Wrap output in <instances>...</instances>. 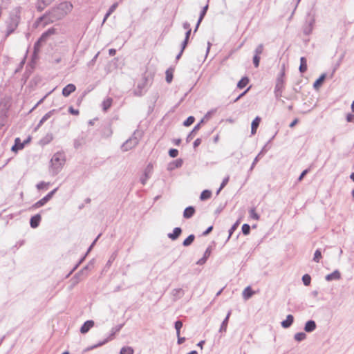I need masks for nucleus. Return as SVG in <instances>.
<instances>
[{"label": "nucleus", "instance_id": "20e7f679", "mask_svg": "<svg viewBox=\"0 0 354 354\" xmlns=\"http://www.w3.org/2000/svg\"><path fill=\"white\" fill-rule=\"evenodd\" d=\"M136 132L135 131L132 136L126 140L125 142L121 146L122 151H127L136 147L139 143V139L136 136Z\"/></svg>", "mask_w": 354, "mask_h": 354}, {"label": "nucleus", "instance_id": "6e6552de", "mask_svg": "<svg viewBox=\"0 0 354 354\" xmlns=\"http://www.w3.org/2000/svg\"><path fill=\"white\" fill-rule=\"evenodd\" d=\"M153 170V166L151 164H149L144 171L143 175L140 177L141 183L145 185L147 180L150 178V175Z\"/></svg>", "mask_w": 354, "mask_h": 354}, {"label": "nucleus", "instance_id": "423d86ee", "mask_svg": "<svg viewBox=\"0 0 354 354\" xmlns=\"http://www.w3.org/2000/svg\"><path fill=\"white\" fill-rule=\"evenodd\" d=\"M58 187L55 188L53 190L50 192L46 196H45L44 198L36 202L33 205L32 208H39L43 205H44L46 203H48L53 196V195L56 193L57 191Z\"/></svg>", "mask_w": 354, "mask_h": 354}, {"label": "nucleus", "instance_id": "ea45409f", "mask_svg": "<svg viewBox=\"0 0 354 354\" xmlns=\"http://www.w3.org/2000/svg\"><path fill=\"white\" fill-rule=\"evenodd\" d=\"M133 349L129 346L122 347L120 350V354H133Z\"/></svg>", "mask_w": 354, "mask_h": 354}, {"label": "nucleus", "instance_id": "774afa93", "mask_svg": "<svg viewBox=\"0 0 354 354\" xmlns=\"http://www.w3.org/2000/svg\"><path fill=\"white\" fill-rule=\"evenodd\" d=\"M201 143V138H197L195 140V141L193 143V147L194 149H196V147H198Z\"/></svg>", "mask_w": 354, "mask_h": 354}, {"label": "nucleus", "instance_id": "473e14b6", "mask_svg": "<svg viewBox=\"0 0 354 354\" xmlns=\"http://www.w3.org/2000/svg\"><path fill=\"white\" fill-rule=\"evenodd\" d=\"M249 78L248 77H242L237 84V87L239 88H243L246 86V85L249 83Z\"/></svg>", "mask_w": 354, "mask_h": 354}, {"label": "nucleus", "instance_id": "f257e3e1", "mask_svg": "<svg viewBox=\"0 0 354 354\" xmlns=\"http://www.w3.org/2000/svg\"><path fill=\"white\" fill-rule=\"evenodd\" d=\"M66 162V156L63 152H57L50 159L51 171L57 175L62 169Z\"/></svg>", "mask_w": 354, "mask_h": 354}, {"label": "nucleus", "instance_id": "2f4dec72", "mask_svg": "<svg viewBox=\"0 0 354 354\" xmlns=\"http://www.w3.org/2000/svg\"><path fill=\"white\" fill-rule=\"evenodd\" d=\"M211 196H212V192L208 189H205L201 192V196H200V199L201 201H205V200L210 198Z\"/></svg>", "mask_w": 354, "mask_h": 354}, {"label": "nucleus", "instance_id": "58836bf2", "mask_svg": "<svg viewBox=\"0 0 354 354\" xmlns=\"http://www.w3.org/2000/svg\"><path fill=\"white\" fill-rule=\"evenodd\" d=\"M322 251L320 249H317L314 253V257H313V261L315 262H317V263H319L320 259H322Z\"/></svg>", "mask_w": 354, "mask_h": 354}, {"label": "nucleus", "instance_id": "c85d7f7f", "mask_svg": "<svg viewBox=\"0 0 354 354\" xmlns=\"http://www.w3.org/2000/svg\"><path fill=\"white\" fill-rule=\"evenodd\" d=\"M299 70L301 73H304L307 71V60L304 57H301L300 58V65Z\"/></svg>", "mask_w": 354, "mask_h": 354}, {"label": "nucleus", "instance_id": "5fc2aeb1", "mask_svg": "<svg viewBox=\"0 0 354 354\" xmlns=\"http://www.w3.org/2000/svg\"><path fill=\"white\" fill-rule=\"evenodd\" d=\"M229 179H230V177L229 176H227L225 178H223L221 185H220V189H223L225 186L229 182Z\"/></svg>", "mask_w": 354, "mask_h": 354}, {"label": "nucleus", "instance_id": "6e6d98bb", "mask_svg": "<svg viewBox=\"0 0 354 354\" xmlns=\"http://www.w3.org/2000/svg\"><path fill=\"white\" fill-rule=\"evenodd\" d=\"M147 77H145L143 82L138 84V86H137L138 89H142V90L143 88H145V87L146 86V84H147Z\"/></svg>", "mask_w": 354, "mask_h": 354}, {"label": "nucleus", "instance_id": "e433bc0d", "mask_svg": "<svg viewBox=\"0 0 354 354\" xmlns=\"http://www.w3.org/2000/svg\"><path fill=\"white\" fill-rule=\"evenodd\" d=\"M239 224H240V221L238 220V221H236V222H235L232 225L231 228L229 230V235H228V237L227 239V241L230 239V237L232 235L233 232L237 229V227H239Z\"/></svg>", "mask_w": 354, "mask_h": 354}, {"label": "nucleus", "instance_id": "a19ab883", "mask_svg": "<svg viewBox=\"0 0 354 354\" xmlns=\"http://www.w3.org/2000/svg\"><path fill=\"white\" fill-rule=\"evenodd\" d=\"M302 281L304 286H308L310 284L311 277L308 274H305L302 276Z\"/></svg>", "mask_w": 354, "mask_h": 354}, {"label": "nucleus", "instance_id": "5701e85b", "mask_svg": "<svg viewBox=\"0 0 354 354\" xmlns=\"http://www.w3.org/2000/svg\"><path fill=\"white\" fill-rule=\"evenodd\" d=\"M314 23V19H312L304 26L303 31L306 35H309L312 32Z\"/></svg>", "mask_w": 354, "mask_h": 354}, {"label": "nucleus", "instance_id": "72a5a7b5", "mask_svg": "<svg viewBox=\"0 0 354 354\" xmlns=\"http://www.w3.org/2000/svg\"><path fill=\"white\" fill-rule=\"evenodd\" d=\"M195 236L194 234L189 235L183 242V245L185 247L189 246L194 241Z\"/></svg>", "mask_w": 354, "mask_h": 354}, {"label": "nucleus", "instance_id": "9b49d317", "mask_svg": "<svg viewBox=\"0 0 354 354\" xmlns=\"http://www.w3.org/2000/svg\"><path fill=\"white\" fill-rule=\"evenodd\" d=\"M57 111H58L56 109H53L46 113L40 120L37 127L35 128V130L39 129L47 120H48L55 113H57Z\"/></svg>", "mask_w": 354, "mask_h": 354}, {"label": "nucleus", "instance_id": "4d7b16f0", "mask_svg": "<svg viewBox=\"0 0 354 354\" xmlns=\"http://www.w3.org/2000/svg\"><path fill=\"white\" fill-rule=\"evenodd\" d=\"M266 145L264 146V147L262 149V150L259 153V154L256 156L255 158H257V162L265 154L266 152Z\"/></svg>", "mask_w": 354, "mask_h": 354}, {"label": "nucleus", "instance_id": "cd10ccee", "mask_svg": "<svg viewBox=\"0 0 354 354\" xmlns=\"http://www.w3.org/2000/svg\"><path fill=\"white\" fill-rule=\"evenodd\" d=\"M112 102L113 99L111 97H109L104 99L102 104L103 111L105 112L107 111L108 109L111 106Z\"/></svg>", "mask_w": 354, "mask_h": 354}, {"label": "nucleus", "instance_id": "2eb2a0df", "mask_svg": "<svg viewBox=\"0 0 354 354\" xmlns=\"http://www.w3.org/2000/svg\"><path fill=\"white\" fill-rule=\"evenodd\" d=\"M76 89L75 86L73 84H68L62 89V95L64 97L69 96Z\"/></svg>", "mask_w": 354, "mask_h": 354}, {"label": "nucleus", "instance_id": "4be33fe9", "mask_svg": "<svg viewBox=\"0 0 354 354\" xmlns=\"http://www.w3.org/2000/svg\"><path fill=\"white\" fill-rule=\"evenodd\" d=\"M231 313H232V310H230L225 317V318L224 319V320L223 321L221 325V327H220V329H219V332L221 333H223V332H225L226 330H227V324H228V320H229V318L231 315Z\"/></svg>", "mask_w": 354, "mask_h": 354}, {"label": "nucleus", "instance_id": "c03bdc74", "mask_svg": "<svg viewBox=\"0 0 354 354\" xmlns=\"http://www.w3.org/2000/svg\"><path fill=\"white\" fill-rule=\"evenodd\" d=\"M195 121V118L194 116H189L184 122L183 125L185 127H189Z\"/></svg>", "mask_w": 354, "mask_h": 354}, {"label": "nucleus", "instance_id": "1a4fd4ad", "mask_svg": "<svg viewBox=\"0 0 354 354\" xmlns=\"http://www.w3.org/2000/svg\"><path fill=\"white\" fill-rule=\"evenodd\" d=\"M326 78V73H322L313 83V88L316 91H319L323 85Z\"/></svg>", "mask_w": 354, "mask_h": 354}, {"label": "nucleus", "instance_id": "9d476101", "mask_svg": "<svg viewBox=\"0 0 354 354\" xmlns=\"http://www.w3.org/2000/svg\"><path fill=\"white\" fill-rule=\"evenodd\" d=\"M204 122V120L202 119L199 123H198L194 129L191 131V132L187 135L186 138V142H190L194 137L195 136L196 132L200 129L201 124H203Z\"/></svg>", "mask_w": 354, "mask_h": 354}, {"label": "nucleus", "instance_id": "49530a36", "mask_svg": "<svg viewBox=\"0 0 354 354\" xmlns=\"http://www.w3.org/2000/svg\"><path fill=\"white\" fill-rule=\"evenodd\" d=\"M208 10V4L205 6L202 10L201 11L200 16H199V23H201L202 20L203 19L204 17L205 16L207 11Z\"/></svg>", "mask_w": 354, "mask_h": 354}, {"label": "nucleus", "instance_id": "603ef678", "mask_svg": "<svg viewBox=\"0 0 354 354\" xmlns=\"http://www.w3.org/2000/svg\"><path fill=\"white\" fill-rule=\"evenodd\" d=\"M260 57L257 55H254L253 57V64L255 67H258L259 65Z\"/></svg>", "mask_w": 354, "mask_h": 354}, {"label": "nucleus", "instance_id": "412c9836", "mask_svg": "<svg viewBox=\"0 0 354 354\" xmlns=\"http://www.w3.org/2000/svg\"><path fill=\"white\" fill-rule=\"evenodd\" d=\"M195 213V208L193 206L186 207L183 212V217L185 218H192Z\"/></svg>", "mask_w": 354, "mask_h": 354}, {"label": "nucleus", "instance_id": "7c9ffc66", "mask_svg": "<svg viewBox=\"0 0 354 354\" xmlns=\"http://www.w3.org/2000/svg\"><path fill=\"white\" fill-rule=\"evenodd\" d=\"M85 140L83 136H80L75 138L73 141L74 148L77 149H79L83 144H84Z\"/></svg>", "mask_w": 354, "mask_h": 354}, {"label": "nucleus", "instance_id": "bf43d9fd", "mask_svg": "<svg viewBox=\"0 0 354 354\" xmlns=\"http://www.w3.org/2000/svg\"><path fill=\"white\" fill-rule=\"evenodd\" d=\"M82 275V271H79L75 274V276L73 277V279H76L75 282L77 283L80 280H81V277Z\"/></svg>", "mask_w": 354, "mask_h": 354}, {"label": "nucleus", "instance_id": "79ce46f5", "mask_svg": "<svg viewBox=\"0 0 354 354\" xmlns=\"http://www.w3.org/2000/svg\"><path fill=\"white\" fill-rule=\"evenodd\" d=\"M46 41L45 40H40V38L34 44V55H35L37 52L39 51V48L41 46V44L42 42H45Z\"/></svg>", "mask_w": 354, "mask_h": 354}, {"label": "nucleus", "instance_id": "37998d69", "mask_svg": "<svg viewBox=\"0 0 354 354\" xmlns=\"http://www.w3.org/2000/svg\"><path fill=\"white\" fill-rule=\"evenodd\" d=\"M174 327L176 330V335L177 336H179L180 331L181 328L183 327V322L180 320H177L174 324Z\"/></svg>", "mask_w": 354, "mask_h": 354}, {"label": "nucleus", "instance_id": "a18cd8bd", "mask_svg": "<svg viewBox=\"0 0 354 354\" xmlns=\"http://www.w3.org/2000/svg\"><path fill=\"white\" fill-rule=\"evenodd\" d=\"M250 226L247 223L242 225L241 230L244 235H248L250 233Z\"/></svg>", "mask_w": 354, "mask_h": 354}, {"label": "nucleus", "instance_id": "4c0bfd02", "mask_svg": "<svg viewBox=\"0 0 354 354\" xmlns=\"http://www.w3.org/2000/svg\"><path fill=\"white\" fill-rule=\"evenodd\" d=\"M294 338L297 342H301L306 338V334L304 332H299L295 335Z\"/></svg>", "mask_w": 354, "mask_h": 354}, {"label": "nucleus", "instance_id": "aec40b11", "mask_svg": "<svg viewBox=\"0 0 354 354\" xmlns=\"http://www.w3.org/2000/svg\"><path fill=\"white\" fill-rule=\"evenodd\" d=\"M54 0H38L37 8L39 11H42L49 6Z\"/></svg>", "mask_w": 354, "mask_h": 354}, {"label": "nucleus", "instance_id": "13d9d810", "mask_svg": "<svg viewBox=\"0 0 354 354\" xmlns=\"http://www.w3.org/2000/svg\"><path fill=\"white\" fill-rule=\"evenodd\" d=\"M263 49V46L262 44H259L255 49V55H260L262 53Z\"/></svg>", "mask_w": 354, "mask_h": 354}, {"label": "nucleus", "instance_id": "052dcab7", "mask_svg": "<svg viewBox=\"0 0 354 354\" xmlns=\"http://www.w3.org/2000/svg\"><path fill=\"white\" fill-rule=\"evenodd\" d=\"M118 6V3H114L108 10V12L112 14Z\"/></svg>", "mask_w": 354, "mask_h": 354}, {"label": "nucleus", "instance_id": "7ed1b4c3", "mask_svg": "<svg viewBox=\"0 0 354 354\" xmlns=\"http://www.w3.org/2000/svg\"><path fill=\"white\" fill-rule=\"evenodd\" d=\"M20 20V17L17 14H11L8 21L7 22L6 35L8 36L12 34L17 28Z\"/></svg>", "mask_w": 354, "mask_h": 354}, {"label": "nucleus", "instance_id": "6ab92c4d", "mask_svg": "<svg viewBox=\"0 0 354 354\" xmlns=\"http://www.w3.org/2000/svg\"><path fill=\"white\" fill-rule=\"evenodd\" d=\"M341 278V274L340 272L336 270L333 271V272L327 274L325 277L326 280L328 281H330L333 280H338Z\"/></svg>", "mask_w": 354, "mask_h": 354}, {"label": "nucleus", "instance_id": "f03ea898", "mask_svg": "<svg viewBox=\"0 0 354 354\" xmlns=\"http://www.w3.org/2000/svg\"><path fill=\"white\" fill-rule=\"evenodd\" d=\"M64 17V15L62 14L58 6L52 8L43 16V19L50 23L55 22Z\"/></svg>", "mask_w": 354, "mask_h": 354}, {"label": "nucleus", "instance_id": "8fccbe9b", "mask_svg": "<svg viewBox=\"0 0 354 354\" xmlns=\"http://www.w3.org/2000/svg\"><path fill=\"white\" fill-rule=\"evenodd\" d=\"M169 155L171 158H176L178 155V151L176 149H170L169 150Z\"/></svg>", "mask_w": 354, "mask_h": 354}, {"label": "nucleus", "instance_id": "f8f14e48", "mask_svg": "<svg viewBox=\"0 0 354 354\" xmlns=\"http://www.w3.org/2000/svg\"><path fill=\"white\" fill-rule=\"evenodd\" d=\"M94 324L95 323L93 320L86 321L80 328V333L86 334L94 326Z\"/></svg>", "mask_w": 354, "mask_h": 354}, {"label": "nucleus", "instance_id": "e2e57ef3", "mask_svg": "<svg viewBox=\"0 0 354 354\" xmlns=\"http://www.w3.org/2000/svg\"><path fill=\"white\" fill-rule=\"evenodd\" d=\"M49 183H46L44 181H41L40 183H39L37 185V188L40 190V189H44L46 185H48Z\"/></svg>", "mask_w": 354, "mask_h": 354}, {"label": "nucleus", "instance_id": "b1692460", "mask_svg": "<svg viewBox=\"0 0 354 354\" xmlns=\"http://www.w3.org/2000/svg\"><path fill=\"white\" fill-rule=\"evenodd\" d=\"M211 254V249L210 248H207L203 254V257L202 258H201L198 261H197V264L198 265H203L204 263H205V262L207 261L208 257H209Z\"/></svg>", "mask_w": 354, "mask_h": 354}, {"label": "nucleus", "instance_id": "4468645a", "mask_svg": "<svg viewBox=\"0 0 354 354\" xmlns=\"http://www.w3.org/2000/svg\"><path fill=\"white\" fill-rule=\"evenodd\" d=\"M317 324L314 320L310 319L307 321L304 326V330L306 333H312L316 329Z\"/></svg>", "mask_w": 354, "mask_h": 354}, {"label": "nucleus", "instance_id": "0e129e2a", "mask_svg": "<svg viewBox=\"0 0 354 354\" xmlns=\"http://www.w3.org/2000/svg\"><path fill=\"white\" fill-rule=\"evenodd\" d=\"M346 121L348 122H354V114L348 113L346 115Z\"/></svg>", "mask_w": 354, "mask_h": 354}, {"label": "nucleus", "instance_id": "de8ad7c7", "mask_svg": "<svg viewBox=\"0 0 354 354\" xmlns=\"http://www.w3.org/2000/svg\"><path fill=\"white\" fill-rule=\"evenodd\" d=\"M123 326H124V324H119V325H117L116 326L113 327L111 330V333L110 335L111 337H113L116 333L119 332L122 329Z\"/></svg>", "mask_w": 354, "mask_h": 354}, {"label": "nucleus", "instance_id": "dca6fc26", "mask_svg": "<svg viewBox=\"0 0 354 354\" xmlns=\"http://www.w3.org/2000/svg\"><path fill=\"white\" fill-rule=\"evenodd\" d=\"M181 233L182 229L180 227H176L174 229L173 232L167 234V236L172 241H175L180 236Z\"/></svg>", "mask_w": 354, "mask_h": 354}, {"label": "nucleus", "instance_id": "bb28decb", "mask_svg": "<svg viewBox=\"0 0 354 354\" xmlns=\"http://www.w3.org/2000/svg\"><path fill=\"white\" fill-rule=\"evenodd\" d=\"M53 139V136L51 133H48L44 138L39 140V144L46 145L50 143Z\"/></svg>", "mask_w": 354, "mask_h": 354}, {"label": "nucleus", "instance_id": "a878e982", "mask_svg": "<svg viewBox=\"0 0 354 354\" xmlns=\"http://www.w3.org/2000/svg\"><path fill=\"white\" fill-rule=\"evenodd\" d=\"M183 161L182 159L179 158V159H177L173 162H171V163H169V167H168V169L169 170H172L175 168H179V167H181L182 165H183Z\"/></svg>", "mask_w": 354, "mask_h": 354}, {"label": "nucleus", "instance_id": "680f3d73", "mask_svg": "<svg viewBox=\"0 0 354 354\" xmlns=\"http://www.w3.org/2000/svg\"><path fill=\"white\" fill-rule=\"evenodd\" d=\"M68 112L75 115H77L79 114V111L77 109H75L73 106H70L68 108Z\"/></svg>", "mask_w": 354, "mask_h": 354}, {"label": "nucleus", "instance_id": "69168bd1", "mask_svg": "<svg viewBox=\"0 0 354 354\" xmlns=\"http://www.w3.org/2000/svg\"><path fill=\"white\" fill-rule=\"evenodd\" d=\"M213 230V226L211 225L209 227H208L203 232V236H207Z\"/></svg>", "mask_w": 354, "mask_h": 354}, {"label": "nucleus", "instance_id": "39448f33", "mask_svg": "<svg viewBox=\"0 0 354 354\" xmlns=\"http://www.w3.org/2000/svg\"><path fill=\"white\" fill-rule=\"evenodd\" d=\"M285 64H283L280 74L281 77L277 78L274 88L275 95L277 98L281 96V88L283 86V81L281 78L285 75Z\"/></svg>", "mask_w": 354, "mask_h": 354}, {"label": "nucleus", "instance_id": "864d4df0", "mask_svg": "<svg viewBox=\"0 0 354 354\" xmlns=\"http://www.w3.org/2000/svg\"><path fill=\"white\" fill-rule=\"evenodd\" d=\"M116 257H117V252H115L110 257L106 265L111 266V264L113 263V261L115 259Z\"/></svg>", "mask_w": 354, "mask_h": 354}, {"label": "nucleus", "instance_id": "3c124183", "mask_svg": "<svg viewBox=\"0 0 354 354\" xmlns=\"http://www.w3.org/2000/svg\"><path fill=\"white\" fill-rule=\"evenodd\" d=\"M310 171V169L308 168V169H304L301 173V174L299 175V176L297 178V181L298 182H300L303 180V178H304V176Z\"/></svg>", "mask_w": 354, "mask_h": 354}, {"label": "nucleus", "instance_id": "0eeeda50", "mask_svg": "<svg viewBox=\"0 0 354 354\" xmlns=\"http://www.w3.org/2000/svg\"><path fill=\"white\" fill-rule=\"evenodd\" d=\"M64 17L73 9V4L69 1H64L57 5Z\"/></svg>", "mask_w": 354, "mask_h": 354}, {"label": "nucleus", "instance_id": "f3484780", "mask_svg": "<svg viewBox=\"0 0 354 354\" xmlns=\"http://www.w3.org/2000/svg\"><path fill=\"white\" fill-rule=\"evenodd\" d=\"M261 118L259 116H257L252 122L251 124V134L254 135L257 133V130L259 126Z\"/></svg>", "mask_w": 354, "mask_h": 354}, {"label": "nucleus", "instance_id": "ddd939ff", "mask_svg": "<svg viewBox=\"0 0 354 354\" xmlns=\"http://www.w3.org/2000/svg\"><path fill=\"white\" fill-rule=\"evenodd\" d=\"M41 216L39 214H37L32 216L30 220V225L32 228H37L41 222Z\"/></svg>", "mask_w": 354, "mask_h": 354}, {"label": "nucleus", "instance_id": "09e8293b", "mask_svg": "<svg viewBox=\"0 0 354 354\" xmlns=\"http://www.w3.org/2000/svg\"><path fill=\"white\" fill-rule=\"evenodd\" d=\"M250 216L254 220H259V215L256 213L255 208H252L250 210Z\"/></svg>", "mask_w": 354, "mask_h": 354}, {"label": "nucleus", "instance_id": "393cba45", "mask_svg": "<svg viewBox=\"0 0 354 354\" xmlns=\"http://www.w3.org/2000/svg\"><path fill=\"white\" fill-rule=\"evenodd\" d=\"M184 290L182 288H176L172 290V296L174 297V300H177L181 298L184 295Z\"/></svg>", "mask_w": 354, "mask_h": 354}, {"label": "nucleus", "instance_id": "a211bd4d", "mask_svg": "<svg viewBox=\"0 0 354 354\" xmlns=\"http://www.w3.org/2000/svg\"><path fill=\"white\" fill-rule=\"evenodd\" d=\"M25 143H22L19 138L15 140V145L12 147L11 150L14 152H17L19 150L24 149Z\"/></svg>", "mask_w": 354, "mask_h": 354}, {"label": "nucleus", "instance_id": "c756f323", "mask_svg": "<svg viewBox=\"0 0 354 354\" xmlns=\"http://www.w3.org/2000/svg\"><path fill=\"white\" fill-rule=\"evenodd\" d=\"M254 292L252 290L250 286H248L244 289V290L243 292V297L245 300H247V299H250L254 295Z\"/></svg>", "mask_w": 354, "mask_h": 354}, {"label": "nucleus", "instance_id": "f704fd0d", "mask_svg": "<svg viewBox=\"0 0 354 354\" xmlns=\"http://www.w3.org/2000/svg\"><path fill=\"white\" fill-rule=\"evenodd\" d=\"M55 32V30L54 28H49L46 32H44L40 37V40L46 41L47 38L54 34Z\"/></svg>", "mask_w": 354, "mask_h": 354}, {"label": "nucleus", "instance_id": "338daca9", "mask_svg": "<svg viewBox=\"0 0 354 354\" xmlns=\"http://www.w3.org/2000/svg\"><path fill=\"white\" fill-rule=\"evenodd\" d=\"M188 42H189V40L188 39H185L183 40V41L182 42L181 44V50H183L185 49V48L187 47V44H188Z\"/></svg>", "mask_w": 354, "mask_h": 354}, {"label": "nucleus", "instance_id": "c9c22d12", "mask_svg": "<svg viewBox=\"0 0 354 354\" xmlns=\"http://www.w3.org/2000/svg\"><path fill=\"white\" fill-rule=\"evenodd\" d=\"M173 72H174V68H172L171 67L169 68L166 72H165V74H166V82L167 83H171L173 80Z\"/></svg>", "mask_w": 354, "mask_h": 354}]
</instances>
